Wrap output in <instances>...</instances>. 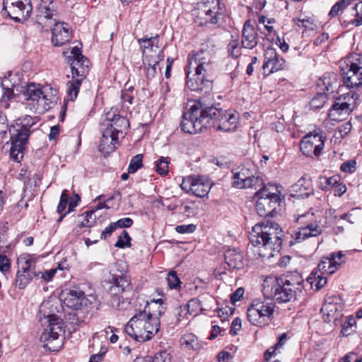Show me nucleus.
<instances>
[{"mask_svg":"<svg viewBox=\"0 0 362 362\" xmlns=\"http://www.w3.org/2000/svg\"><path fill=\"white\" fill-rule=\"evenodd\" d=\"M185 71L187 74L186 86L189 89L197 91L211 88L212 79L207 78V77L202 74H197L195 72L192 76H190V74L194 71L187 68Z\"/></svg>","mask_w":362,"mask_h":362,"instance_id":"obj_24","label":"nucleus"},{"mask_svg":"<svg viewBox=\"0 0 362 362\" xmlns=\"http://www.w3.org/2000/svg\"><path fill=\"white\" fill-rule=\"evenodd\" d=\"M225 262L231 269H240L243 265V255L236 249H228L226 251Z\"/></svg>","mask_w":362,"mask_h":362,"instance_id":"obj_29","label":"nucleus"},{"mask_svg":"<svg viewBox=\"0 0 362 362\" xmlns=\"http://www.w3.org/2000/svg\"><path fill=\"white\" fill-rule=\"evenodd\" d=\"M4 9L16 22L26 21L33 10L30 0H3Z\"/></svg>","mask_w":362,"mask_h":362,"instance_id":"obj_19","label":"nucleus"},{"mask_svg":"<svg viewBox=\"0 0 362 362\" xmlns=\"http://www.w3.org/2000/svg\"><path fill=\"white\" fill-rule=\"evenodd\" d=\"M303 283L302 276L298 274L271 279L264 283V293L278 303H287L303 293Z\"/></svg>","mask_w":362,"mask_h":362,"instance_id":"obj_4","label":"nucleus"},{"mask_svg":"<svg viewBox=\"0 0 362 362\" xmlns=\"http://www.w3.org/2000/svg\"><path fill=\"white\" fill-rule=\"evenodd\" d=\"M214 301V298L211 296L209 295H202L200 296V299L193 298L191 299L188 303L185 305L187 307V310L189 313V315L196 316L202 310H206V308H203L202 301Z\"/></svg>","mask_w":362,"mask_h":362,"instance_id":"obj_31","label":"nucleus"},{"mask_svg":"<svg viewBox=\"0 0 362 362\" xmlns=\"http://www.w3.org/2000/svg\"><path fill=\"white\" fill-rule=\"evenodd\" d=\"M326 136L320 129L310 132L300 141V151L307 157H318L324 148Z\"/></svg>","mask_w":362,"mask_h":362,"instance_id":"obj_14","label":"nucleus"},{"mask_svg":"<svg viewBox=\"0 0 362 362\" xmlns=\"http://www.w3.org/2000/svg\"><path fill=\"white\" fill-rule=\"evenodd\" d=\"M336 81V76L334 74H332L331 77H327L325 75L323 76L322 78H320V81L322 85L325 86L324 90L327 91L332 89V83Z\"/></svg>","mask_w":362,"mask_h":362,"instance_id":"obj_57","label":"nucleus"},{"mask_svg":"<svg viewBox=\"0 0 362 362\" xmlns=\"http://www.w3.org/2000/svg\"><path fill=\"white\" fill-rule=\"evenodd\" d=\"M143 155L137 154L130 160L128 167V173H134L142 166Z\"/></svg>","mask_w":362,"mask_h":362,"instance_id":"obj_44","label":"nucleus"},{"mask_svg":"<svg viewBox=\"0 0 362 362\" xmlns=\"http://www.w3.org/2000/svg\"><path fill=\"white\" fill-rule=\"evenodd\" d=\"M177 321L178 322H182L184 320H187V315H189L188 311L187 310V307L180 306L175 309Z\"/></svg>","mask_w":362,"mask_h":362,"instance_id":"obj_56","label":"nucleus"},{"mask_svg":"<svg viewBox=\"0 0 362 362\" xmlns=\"http://www.w3.org/2000/svg\"><path fill=\"white\" fill-rule=\"evenodd\" d=\"M293 21L298 28H304L305 30H313L317 28L315 20L311 17L303 16Z\"/></svg>","mask_w":362,"mask_h":362,"instance_id":"obj_37","label":"nucleus"},{"mask_svg":"<svg viewBox=\"0 0 362 362\" xmlns=\"http://www.w3.org/2000/svg\"><path fill=\"white\" fill-rule=\"evenodd\" d=\"M291 196L296 198L305 199L313 193L310 179L302 177L290 189Z\"/></svg>","mask_w":362,"mask_h":362,"instance_id":"obj_26","label":"nucleus"},{"mask_svg":"<svg viewBox=\"0 0 362 362\" xmlns=\"http://www.w3.org/2000/svg\"><path fill=\"white\" fill-rule=\"evenodd\" d=\"M169 160L168 158L160 157L156 164V170L160 175H165L168 173Z\"/></svg>","mask_w":362,"mask_h":362,"instance_id":"obj_45","label":"nucleus"},{"mask_svg":"<svg viewBox=\"0 0 362 362\" xmlns=\"http://www.w3.org/2000/svg\"><path fill=\"white\" fill-rule=\"evenodd\" d=\"M71 54L74 58L71 66V72L75 76H86L88 71V61L81 54L77 47L72 48Z\"/></svg>","mask_w":362,"mask_h":362,"instance_id":"obj_25","label":"nucleus"},{"mask_svg":"<svg viewBox=\"0 0 362 362\" xmlns=\"http://www.w3.org/2000/svg\"><path fill=\"white\" fill-rule=\"evenodd\" d=\"M57 11L53 0H41L36 11L35 21L42 28H52V42L60 47L69 42L72 31L69 24L57 21Z\"/></svg>","mask_w":362,"mask_h":362,"instance_id":"obj_3","label":"nucleus"},{"mask_svg":"<svg viewBox=\"0 0 362 362\" xmlns=\"http://www.w3.org/2000/svg\"><path fill=\"white\" fill-rule=\"evenodd\" d=\"M138 42L143 51V64L144 66L146 65V63H149L150 65H155L163 60V50L158 46L157 37L139 39Z\"/></svg>","mask_w":362,"mask_h":362,"instance_id":"obj_18","label":"nucleus"},{"mask_svg":"<svg viewBox=\"0 0 362 362\" xmlns=\"http://www.w3.org/2000/svg\"><path fill=\"white\" fill-rule=\"evenodd\" d=\"M166 280L168 282V285L169 286L170 288H177L178 286H180V281L175 272H170L168 273Z\"/></svg>","mask_w":362,"mask_h":362,"instance_id":"obj_51","label":"nucleus"},{"mask_svg":"<svg viewBox=\"0 0 362 362\" xmlns=\"http://www.w3.org/2000/svg\"><path fill=\"white\" fill-rule=\"evenodd\" d=\"M73 78L71 81H69L66 84L67 86V98L69 100H74L79 92V88L81 86V81L83 79L85 76H75L74 77V74H72Z\"/></svg>","mask_w":362,"mask_h":362,"instance_id":"obj_33","label":"nucleus"},{"mask_svg":"<svg viewBox=\"0 0 362 362\" xmlns=\"http://www.w3.org/2000/svg\"><path fill=\"white\" fill-rule=\"evenodd\" d=\"M1 87L4 90L1 100H9L12 98L13 93V85L11 83V81L8 78H5L1 81Z\"/></svg>","mask_w":362,"mask_h":362,"instance_id":"obj_42","label":"nucleus"},{"mask_svg":"<svg viewBox=\"0 0 362 362\" xmlns=\"http://www.w3.org/2000/svg\"><path fill=\"white\" fill-rule=\"evenodd\" d=\"M180 187L187 193H192L198 197H204L209 194L211 183L203 176H187L182 178Z\"/></svg>","mask_w":362,"mask_h":362,"instance_id":"obj_21","label":"nucleus"},{"mask_svg":"<svg viewBox=\"0 0 362 362\" xmlns=\"http://www.w3.org/2000/svg\"><path fill=\"white\" fill-rule=\"evenodd\" d=\"M358 99V94L352 91L337 98L329 110L328 117L336 122L346 119L357 106Z\"/></svg>","mask_w":362,"mask_h":362,"instance_id":"obj_13","label":"nucleus"},{"mask_svg":"<svg viewBox=\"0 0 362 362\" xmlns=\"http://www.w3.org/2000/svg\"><path fill=\"white\" fill-rule=\"evenodd\" d=\"M110 284L108 293L111 296L112 307L119 310L126 309L130 304V295L132 293L131 280L126 276H112Z\"/></svg>","mask_w":362,"mask_h":362,"instance_id":"obj_9","label":"nucleus"},{"mask_svg":"<svg viewBox=\"0 0 362 362\" xmlns=\"http://www.w3.org/2000/svg\"><path fill=\"white\" fill-rule=\"evenodd\" d=\"M233 185L238 189H247L260 187L262 180L256 176L250 167L242 166L233 171Z\"/></svg>","mask_w":362,"mask_h":362,"instance_id":"obj_20","label":"nucleus"},{"mask_svg":"<svg viewBox=\"0 0 362 362\" xmlns=\"http://www.w3.org/2000/svg\"><path fill=\"white\" fill-rule=\"evenodd\" d=\"M8 129L7 119L6 116L0 111V140H2L6 136Z\"/></svg>","mask_w":362,"mask_h":362,"instance_id":"obj_53","label":"nucleus"},{"mask_svg":"<svg viewBox=\"0 0 362 362\" xmlns=\"http://www.w3.org/2000/svg\"><path fill=\"white\" fill-rule=\"evenodd\" d=\"M275 304L272 300H256L247 308L248 320L255 326L264 327L274 318Z\"/></svg>","mask_w":362,"mask_h":362,"instance_id":"obj_11","label":"nucleus"},{"mask_svg":"<svg viewBox=\"0 0 362 362\" xmlns=\"http://www.w3.org/2000/svg\"><path fill=\"white\" fill-rule=\"evenodd\" d=\"M258 42L257 32L250 20L247 21L242 31V46L246 49H253Z\"/></svg>","mask_w":362,"mask_h":362,"instance_id":"obj_27","label":"nucleus"},{"mask_svg":"<svg viewBox=\"0 0 362 362\" xmlns=\"http://www.w3.org/2000/svg\"><path fill=\"white\" fill-rule=\"evenodd\" d=\"M207 115L210 116V122L218 129L230 132L237 127L238 117L235 115L223 112L214 106L206 107Z\"/></svg>","mask_w":362,"mask_h":362,"instance_id":"obj_16","label":"nucleus"},{"mask_svg":"<svg viewBox=\"0 0 362 362\" xmlns=\"http://www.w3.org/2000/svg\"><path fill=\"white\" fill-rule=\"evenodd\" d=\"M49 302H42L40 306V312L42 313L49 323L47 327L42 333L40 341L45 348L51 351H58L63 345L64 326L62 320L54 315L47 313Z\"/></svg>","mask_w":362,"mask_h":362,"instance_id":"obj_5","label":"nucleus"},{"mask_svg":"<svg viewBox=\"0 0 362 362\" xmlns=\"http://www.w3.org/2000/svg\"><path fill=\"white\" fill-rule=\"evenodd\" d=\"M10 261L5 255H0V272L6 274L10 269Z\"/></svg>","mask_w":362,"mask_h":362,"instance_id":"obj_59","label":"nucleus"},{"mask_svg":"<svg viewBox=\"0 0 362 362\" xmlns=\"http://www.w3.org/2000/svg\"><path fill=\"white\" fill-rule=\"evenodd\" d=\"M356 210L353 209L347 214H344L340 216V219L345 220L349 223H354L358 221V218L355 214Z\"/></svg>","mask_w":362,"mask_h":362,"instance_id":"obj_58","label":"nucleus"},{"mask_svg":"<svg viewBox=\"0 0 362 362\" xmlns=\"http://www.w3.org/2000/svg\"><path fill=\"white\" fill-rule=\"evenodd\" d=\"M326 185L325 186V190H329L333 189L339 182H340L341 178L338 175H335L329 178L324 177Z\"/></svg>","mask_w":362,"mask_h":362,"instance_id":"obj_52","label":"nucleus"},{"mask_svg":"<svg viewBox=\"0 0 362 362\" xmlns=\"http://www.w3.org/2000/svg\"><path fill=\"white\" fill-rule=\"evenodd\" d=\"M327 101L325 93H317L310 100V106L312 109H320L324 106Z\"/></svg>","mask_w":362,"mask_h":362,"instance_id":"obj_43","label":"nucleus"},{"mask_svg":"<svg viewBox=\"0 0 362 362\" xmlns=\"http://www.w3.org/2000/svg\"><path fill=\"white\" fill-rule=\"evenodd\" d=\"M153 307H157L158 315L165 313L162 300L153 299L150 303L147 302L144 311L136 314L127 324L126 333L136 341L144 342L150 340L158 332L159 319L156 317V313H151Z\"/></svg>","mask_w":362,"mask_h":362,"instance_id":"obj_2","label":"nucleus"},{"mask_svg":"<svg viewBox=\"0 0 362 362\" xmlns=\"http://www.w3.org/2000/svg\"><path fill=\"white\" fill-rule=\"evenodd\" d=\"M158 64H156L155 65H150L149 63H146V65L144 66L146 71V76L148 78H153L156 76L158 73L157 66Z\"/></svg>","mask_w":362,"mask_h":362,"instance_id":"obj_63","label":"nucleus"},{"mask_svg":"<svg viewBox=\"0 0 362 362\" xmlns=\"http://www.w3.org/2000/svg\"><path fill=\"white\" fill-rule=\"evenodd\" d=\"M153 361L154 362H170L171 356L167 351H160L155 354Z\"/></svg>","mask_w":362,"mask_h":362,"instance_id":"obj_54","label":"nucleus"},{"mask_svg":"<svg viewBox=\"0 0 362 362\" xmlns=\"http://www.w3.org/2000/svg\"><path fill=\"white\" fill-rule=\"evenodd\" d=\"M215 50L213 47L206 45L197 52H192L188 55L187 69L197 74H202L207 78L212 79L215 71Z\"/></svg>","mask_w":362,"mask_h":362,"instance_id":"obj_8","label":"nucleus"},{"mask_svg":"<svg viewBox=\"0 0 362 362\" xmlns=\"http://www.w3.org/2000/svg\"><path fill=\"white\" fill-rule=\"evenodd\" d=\"M355 10L356 11V18L353 21L352 23L356 26H359L362 25V3L356 4Z\"/></svg>","mask_w":362,"mask_h":362,"instance_id":"obj_60","label":"nucleus"},{"mask_svg":"<svg viewBox=\"0 0 362 362\" xmlns=\"http://www.w3.org/2000/svg\"><path fill=\"white\" fill-rule=\"evenodd\" d=\"M336 266L331 261L329 257H323L317 266V272L322 274H332L337 271Z\"/></svg>","mask_w":362,"mask_h":362,"instance_id":"obj_36","label":"nucleus"},{"mask_svg":"<svg viewBox=\"0 0 362 362\" xmlns=\"http://www.w3.org/2000/svg\"><path fill=\"white\" fill-rule=\"evenodd\" d=\"M282 236V229L274 221L266 220L255 224L250 236L253 252L263 259L277 255L281 247Z\"/></svg>","mask_w":362,"mask_h":362,"instance_id":"obj_1","label":"nucleus"},{"mask_svg":"<svg viewBox=\"0 0 362 362\" xmlns=\"http://www.w3.org/2000/svg\"><path fill=\"white\" fill-rule=\"evenodd\" d=\"M103 126L113 129L116 135L118 136L119 132H122L123 130L129 127V121L126 117L119 115L112 123L103 124Z\"/></svg>","mask_w":362,"mask_h":362,"instance_id":"obj_35","label":"nucleus"},{"mask_svg":"<svg viewBox=\"0 0 362 362\" xmlns=\"http://www.w3.org/2000/svg\"><path fill=\"white\" fill-rule=\"evenodd\" d=\"M337 297L328 298L321 308V312L341 311V305L337 302Z\"/></svg>","mask_w":362,"mask_h":362,"instance_id":"obj_39","label":"nucleus"},{"mask_svg":"<svg viewBox=\"0 0 362 362\" xmlns=\"http://www.w3.org/2000/svg\"><path fill=\"white\" fill-rule=\"evenodd\" d=\"M340 69L344 85L349 88L362 85V55L352 53L340 62Z\"/></svg>","mask_w":362,"mask_h":362,"instance_id":"obj_10","label":"nucleus"},{"mask_svg":"<svg viewBox=\"0 0 362 362\" xmlns=\"http://www.w3.org/2000/svg\"><path fill=\"white\" fill-rule=\"evenodd\" d=\"M210 116L207 115L206 106L200 100L193 102L189 109L182 115L181 130L191 134H197L210 125Z\"/></svg>","mask_w":362,"mask_h":362,"instance_id":"obj_6","label":"nucleus"},{"mask_svg":"<svg viewBox=\"0 0 362 362\" xmlns=\"http://www.w3.org/2000/svg\"><path fill=\"white\" fill-rule=\"evenodd\" d=\"M35 276H37L36 272L23 273L18 271L16 286L20 288H24Z\"/></svg>","mask_w":362,"mask_h":362,"instance_id":"obj_38","label":"nucleus"},{"mask_svg":"<svg viewBox=\"0 0 362 362\" xmlns=\"http://www.w3.org/2000/svg\"><path fill=\"white\" fill-rule=\"evenodd\" d=\"M256 211L260 216L266 217L272 214L279 202V196L272 192L267 187L256 192Z\"/></svg>","mask_w":362,"mask_h":362,"instance_id":"obj_17","label":"nucleus"},{"mask_svg":"<svg viewBox=\"0 0 362 362\" xmlns=\"http://www.w3.org/2000/svg\"><path fill=\"white\" fill-rule=\"evenodd\" d=\"M81 221L80 222L79 226L83 227H91L95 223V216L94 211L90 210L85 212L81 216Z\"/></svg>","mask_w":362,"mask_h":362,"instance_id":"obj_41","label":"nucleus"},{"mask_svg":"<svg viewBox=\"0 0 362 362\" xmlns=\"http://www.w3.org/2000/svg\"><path fill=\"white\" fill-rule=\"evenodd\" d=\"M338 362H362V358L355 353H350L341 358Z\"/></svg>","mask_w":362,"mask_h":362,"instance_id":"obj_61","label":"nucleus"},{"mask_svg":"<svg viewBox=\"0 0 362 362\" xmlns=\"http://www.w3.org/2000/svg\"><path fill=\"white\" fill-rule=\"evenodd\" d=\"M296 221L302 226L293 231L290 240L291 245L301 243L310 238L317 237L322 233V227L314 220L313 213L302 214Z\"/></svg>","mask_w":362,"mask_h":362,"instance_id":"obj_12","label":"nucleus"},{"mask_svg":"<svg viewBox=\"0 0 362 362\" xmlns=\"http://www.w3.org/2000/svg\"><path fill=\"white\" fill-rule=\"evenodd\" d=\"M355 324V319L352 317H349L342 325L341 334L344 336L349 335L353 331V327Z\"/></svg>","mask_w":362,"mask_h":362,"instance_id":"obj_50","label":"nucleus"},{"mask_svg":"<svg viewBox=\"0 0 362 362\" xmlns=\"http://www.w3.org/2000/svg\"><path fill=\"white\" fill-rule=\"evenodd\" d=\"M131 238L126 230H123L121 235L118 238L117 241L115 244L116 247L124 248L130 246Z\"/></svg>","mask_w":362,"mask_h":362,"instance_id":"obj_47","label":"nucleus"},{"mask_svg":"<svg viewBox=\"0 0 362 362\" xmlns=\"http://www.w3.org/2000/svg\"><path fill=\"white\" fill-rule=\"evenodd\" d=\"M56 90L46 86L41 88L40 85L29 84L25 96L30 109L40 114L51 109L57 103Z\"/></svg>","mask_w":362,"mask_h":362,"instance_id":"obj_7","label":"nucleus"},{"mask_svg":"<svg viewBox=\"0 0 362 362\" xmlns=\"http://www.w3.org/2000/svg\"><path fill=\"white\" fill-rule=\"evenodd\" d=\"M263 73L265 76L283 70L286 66V61L280 57L275 49L267 48L264 54Z\"/></svg>","mask_w":362,"mask_h":362,"instance_id":"obj_22","label":"nucleus"},{"mask_svg":"<svg viewBox=\"0 0 362 362\" xmlns=\"http://www.w3.org/2000/svg\"><path fill=\"white\" fill-rule=\"evenodd\" d=\"M329 257L334 265L336 266L337 269L346 262V256L341 251L332 253Z\"/></svg>","mask_w":362,"mask_h":362,"instance_id":"obj_49","label":"nucleus"},{"mask_svg":"<svg viewBox=\"0 0 362 362\" xmlns=\"http://www.w3.org/2000/svg\"><path fill=\"white\" fill-rule=\"evenodd\" d=\"M220 0H202L199 4V9L205 14L206 21L212 23L216 22V14L219 10Z\"/></svg>","mask_w":362,"mask_h":362,"instance_id":"obj_28","label":"nucleus"},{"mask_svg":"<svg viewBox=\"0 0 362 362\" xmlns=\"http://www.w3.org/2000/svg\"><path fill=\"white\" fill-rule=\"evenodd\" d=\"M9 132L11 143L10 156L13 160L20 162L23 158V153L30 134V131L24 127L18 125L17 127H11Z\"/></svg>","mask_w":362,"mask_h":362,"instance_id":"obj_15","label":"nucleus"},{"mask_svg":"<svg viewBox=\"0 0 362 362\" xmlns=\"http://www.w3.org/2000/svg\"><path fill=\"white\" fill-rule=\"evenodd\" d=\"M117 228H129L133 224V220L130 218H123L114 222Z\"/></svg>","mask_w":362,"mask_h":362,"instance_id":"obj_62","label":"nucleus"},{"mask_svg":"<svg viewBox=\"0 0 362 362\" xmlns=\"http://www.w3.org/2000/svg\"><path fill=\"white\" fill-rule=\"evenodd\" d=\"M350 4V0H339L332 6L329 13V16L331 18L339 16L342 12V11L346 8Z\"/></svg>","mask_w":362,"mask_h":362,"instance_id":"obj_40","label":"nucleus"},{"mask_svg":"<svg viewBox=\"0 0 362 362\" xmlns=\"http://www.w3.org/2000/svg\"><path fill=\"white\" fill-rule=\"evenodd\" d=\"M197 227L194 224L180 225L175 227L176 232L182 234L192 233L196 230Z\"/></svg>","mask_w":362,"mask_h":362,"instance_id":"obj_55","label":"nucleus"},{"mask_svg":"<svg viewBox=\"0 0 362 362\" xmlns=\"http://www.w3.org/2000/svg\"><path fill=\"white\" fill-rule=\"evenodd\" d=\"M322 313L324 321L327 323H330L332 322L336 323V322L342 315L341 311L322 312Z\"/></svg>","mask_w":362,"mask_h":362,"instance_id":"obj_48","label":"nucleus"},{"mask_svg":"<svg viewBox=\"0 0 362 362\" xmlns=\"http://www.w3.org/2000/svg\"><path fill=\"white\" fill-rule=\"evenodd\" d=\"M84 298V292L77 288H74L71 289L67 293L64 298V303L67 307L77 310L81 307Z\"/></svg>","mask_w":362,"mask_h":362,"instance_id":"obj_30","label":"nucleus"},{"mask_svg":"<svg viewBox=\"0 0 362 362\" xmlns=\"http://www.w3.org/2000/svg\"><path fill=\"white\" fill-rule=\"evenodd\" d=\"M117 228L115 226V223H111L107 227L105 228L104 230L102 231L100 235L101 239H106L107 237L110 236L112 232Z\"/></svg>","mask_w":362,"mask_h":362,"instance_id":"obj_64","label":"nucleus"},{"mask_svg":"<svg viewBox=\"0 0 362 362\" xmlns=\"http://www.w3.org/2000/svg\"><path fill=\"white\" fill-rule=\"evenodd\" d=\"M324 275L317 270H313L307 278V282L310 284L313 289L319 291L327 283V277Z\"/></svg>","mask_w":362,"mask_h":362,"instance_id":"obj_32","label":"nucleus"},{"mask_svg":"<svg viewBox=\"0 0 362 362\" xmlns=\"http://www.w3.org/2000/svg\"><path fill=\"white\" fill-rule=\"evenodd\" d=\"M228 50L229 54L233 58H238L241 54V47H240L238 39H233L230 40L228 45Z\"/></svg>","mask_w":362,"mask_h":362,"instance_id":"obj_46","label":"nucleus"},{"mask_svg":"<svg viewBox=\"0 0 362 362\" xmlns=\"http://www.w3.org/2000/svg\"><path fill=\"white\" fill-rule=\"evenodd\" d=\"M102 137L98 146L99 151L105 154L108 155L113 152L116 148V145L118 144V136L116 135L113 129L101 128Z\"/></svg>","mask_w":362,"mask_h":362,"instance_id":"obj_23","label":"nucleus"},{"mask_svg":"<svg viewBox=\"0 0 362 362\" xmlns=\"http://www.w3.org/2000/svg\"><path fill=\"white\" fill-rule=\"evenodd\" d=\"M18 270L23 273L35 272V263L33 259L29 255H22L17 260Z\"/></svg>","mask_w":362,"mask_h":362,"instance_id":"obj_34","label":"nucleus"}]
</instances>
